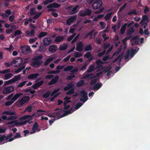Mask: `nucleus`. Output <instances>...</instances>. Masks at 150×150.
<instances>
[{
  "label": "nucleus",
  "instance_id": "obj_21",
  "mask_svg": "<svg viewBox=\"0 0 150 150\" xmlns=\"http://www.w3.org/2000/svg\"><path fill=\"white\" fill-rule=\"evenodd\" d=\"M57 48V46L55 45H52L50 46L49 50L50 52L53 53L56 51Z\"/></svg>",
  "mask_w": 150,
  "mask_h": 150
},
{
  "label": "nucleus",
  "instance_id": "obj_24",
  "mask_svg": "<svg viewBox=\"0 0 150 150\" xmlns=\"http://www.w3.org/2000/svg\"><path fill=\"white\" fill-rule=\"evenodd\" d=\"M55 59V58L54 57H50L49 58L47 59L46 61L44 63V66H47V65L49 63Z\"/></svg>",
  "mask_w": 150,
  "mask_h": 150
},
{
  "label": "nucleus",
  "instance_id": "obj_36",
  "mask_svg": "<svg viewBox=\"0 0 150 150\" xmlns=\"http://www.w3.org/2000/svg\"><path fill=\"white\" fill-rule=\"evenodd\" d=\"M82 54L80 52H75L74 54V56L76 58H79L82 56Z\"/></svg>",
  "mask_w": 150,
  "mask_h": 150
},
{
  "label": "nucleus",
  "instance_id": "obj_26",
  "mask_svg": "<svg viewBox=\"0 0 150 150\" xmlns=\"http://www.w3.org/2000/svg\"><path fill=\"white\" fill-rule=\"evenodd\" d=\"M127 25V24L125 23L121 27L120 30V34H123L124 33L126 28V27Z\"/></svg>",
  "mask_w": 150,
  "mask_h": 150
},
{
  "label": "nucleus",
  "instance_id": "obj_45",
  "mask_svg": "<svg viewBox=\"0 0 150 150\" xmlns=\"http://www.w3.org/2000/svg\"><path fill=\"white\" fill-rule=\"evenodd\" d=\"M32 107L30 105L25 109L24 112H32Z\"/></svg>",
  "mask_w": 150,
  "mask_h": 150
},
{
  "label": "nucleus",
  "instance_id": "obj_35",
  "mask_svg": "<svg viewBox=\"0 0 150 150\" xmlns=\"http://www.w3.org/2000/svg\"><path fill=\"white\" fill-rule=\"evenodd\" d=\"M102 86V84L101 83H99L95 85L93 87V89L95 90H98Z\"/></svg>",
  "mask_w": 150,
  "mask_h": 150
},
{
  "label": "nucleus",
  "instance_id": "obj_16",
  "mask_svg": "<svg viewBox=\"0 0 150 150\" xmlns=\"http://www.w3.org/2000/svg\"><path fill=\"white\" fill-rule=\"evenodd\" d=\"M76 50L79 51H81L83 50V44L82 43L80 42L76 44Z\"/></svg>",
  "mask_w": 150,
  "mask_h": 150
},
{
  "label": "nucleus",
  "instance_id": "obj_14",
  "mask_svg": "<svg viewBox=\"0 0 150 150\" xmlns=\"http://www.w3.org/2000/svg\"><path fill=\"white\" fill-rule=\"evenodd\" d=\"M42 61L33 60L31 63V65L34 67H38L42 63Z\"/></svg>",
  "mask_w": 150,
  "mask_h": 150
},
{
  "label": "nucleus",
  "instance_id": "obj_5",
  "mask_svg": "<svg viewBox=\"0 0 150 150\" xmlns=\"http://www.w3.org/2000/svg\"><path fill=\"white\" fill-rule=\"evenodd\" d=\"M103 2L100 0H97L92 4V7L94 10H97L102 6Z\"/></svg>",
  "mask_w": 150,
  "mask_h": 150
},
{
  "label": "nucleus",
  "instance_id": "obj_30",
  "mask_svg": "<svg viewBox=\"0 0 150 150\" xmlns=\"http://www.w3.org/2000/svg\"><path fill=\"white\" fill-rule=\"evenodd\" d=\"M64 38L63 36H58L56 38L55 41L57 42H59L62 41Z\"/></svg>",
  "mask_w": 150,
  "mask_h": 150
},
{
  "label": "nucleus",
  "instance_id": "obj_18",
  "mask_svg": "<svg viewBox=\"0 0 150 150\" xmlns=\"http://www.w3.org/2000/svg\"><path fill=\"white\" fill-rule=\"evenodd\" d=\"M60 4L56 3H53L49 4L47 6V8H58L60 6Z\"/></svg>",
  "mask_w": 150,
  "mask_h": 150
},
{
  "label": "nucleus",
  "instance_id": "obj_12",
  "mask_svg": "<svg viewBox=\"0 0 150 150\" xmlns=\"http://www.w3.org/2000/svg\"><path fill=\"white\" fill-rule=\"evenodd\" d=\"M33 115H25L21 117L20 118V119L21 120H25L28 119V120L24 121L26 122L25 124L27 123H31L33 122V121H31L32 119L31 118Z\"/></svg>",
  "mask_w": 150,
  "mask_h": 150
},
{
  "label": "nucleus",
  "instance_id": "obj_7",
  "mask_svg": "<svg viewBox=\"0 0 150 150\" xmlns=\"http://www.w3.org/2000/svg\"><path fill=\"white\" fill-rule=\"evenodd\" d=\"M30 99V97L28 96L24 97L20 100H18L16 102V103L18 105L21 106L25 103L28 102Z\"/></svg>",
  "mask_w": 150,
  "mask_h": 150
},
{
  "label": "nucleus",
  "instance_id": "obj_25",
  "mask_svg": "<svg viewBox=\"0 0 150 150\" xmlns=\"http://www.w3.org/2000/svg\"><path fill=\"white\" fill-rule=\"evenodd\" d=\"M23 94L22 93H18L16 94L11 99L13 101V103L18 98Z\"/></svg>",
  "mask_w": 150,
  "mask_h": 150
},
{
  "label": "nucleus",
  "instance_id": "obj_61",
  "mask_svg": "<svg viewBox=\"0 0 150 150\" xmlns=\"http://www.w3.org/2000/svg\"><path fill=\"white\" fill-rule=\"evenodd\" d=\"M59 89V88H58L54 90L52 93H51L50 96H53L54 94H55L58 91Z\"/></svg>",
  "mask_w": 150,
  "mask_h": 150
},
{
  "label": "nucleus",
  "instance_id": "obj_34",
  "mask_svg": "<svg viewBox=\"0 0 150 150\" xmlns=\"http://www.w3.org/2000/svg\"><path fill=\"white\" fill-rule=\"evenodd\" d=\"M79 7V5H76L74 8H73L71 13L72 14H73L77 13L78 11H77L76 10Z\"/></svg>",
  "mask_w": 150,
  "mask_h": 150
},
{
  "label": "nucleus",
  "instance_id": "obj_58",
  "mask_svg": "<svg viewBox=\"0 0 150 150\" xmlns=\"http://www.w3.org/2000/svg\"><path fill=\"white\" fill-rule=\"evenodd\" d=\"M54 77V76L52 74L50 75H46L45 77V78L46 79H51L52 78Z\"/></svg>",
  "mask_w": 150,
  "mask_h": 150
},
{
  "label": "nucleus",
  "instance_id": "obj_10",
  "mask_svg": "<svg viewBox=\"0 0 150 150\" xmlns=\"http://www.w3.org/2000/svg\"><path fill=\"white\" fill-rule=\"evenodd\" d=\"M92 11L89 8H86L84 11H80L79 12V16L83 17L86 16H90L91 14Z\"/></svg>",
  "mask_w": 150,
  "mask_h": 150
},
{
  "label": "nucleus",
  "instance_id": "obj_37",
  "mask_svg": "<svg viewBox=\"0 0 150 150\" xmlns=\"http://www.w3.org/2000/svg\"><path fill=\"white\" fill-rule=\"evenodd\" d=\"M26 123V122L25 121H23L21 122H18L17 121H15V123L16 125H25Z\"/></svg>",
  "mask_w": 150,
  "mask_h": 150
},
{
  "label": "nucleus",
  "instance_id": "obj_49",
  "mask_svg": "<svg viewBox=\"0 0 150 150\" xmlns=\"http://www.w3.org/2000/svg\"><path fill=\"white\" fill-rule=\"evenodd\" d=\"M60 72V71L59 70H56V71H49L47 73V74H56L59 73Z\"/></svg>",
  "mask_w": 150,
  "mask_h": 150
},
{
  "label": "nucleus",
  "instance_id": "obj_19",
  "mask_svg": "<svg viewBox=\"0 0 150 150\" xmlns=\"http://www.w3.org/2000/svg\"><path fill=\"white\" fill-rule=\"evenodd\" d=\"M96 64L97 65V68L99 69H101L103 68L102 65L104 64V63L101 60L99 59L96 62Z\"/></svg>",
  "mask_w": 150,
  "mask_h": 150
},
{
  "label": "nucleus",
  "instance_id": "obj_41",
  "mask_svg": "<svg viewBox=\"0 0 150 150\" xmlns=\"http://www.w3.org/2000/svg\"><path fill=\"white\" fill-rule=\"evenodd\" d=\"M73 68V66H69L64 68V71H68L72 69Z\"/></svg>",
  "mask_w": 150,
  "mask_h": 150
},
{
  "label": "nucleus",
  "instance_id": "obj_47",
  "mask_svg": "<svg viewBox=\"0 0 150 150\" xmlns=\"http://www.w3.org/2000/svg\"><path fill=\"white\" fill-rule=\"evenodd\" d=\"M84 81L83 80L79 81L77 83L76 86L78 87H80L82 86L84 83Z\"/></svg>",
  "mask_w": 150,
  "mask_h": 150
},
{
  "label": "nucleus",
  "instance_id": "obj_62",
  "mask_svg": "<svg viewBox=\"0 0 150 150\" xmlns=\"http://www.w3.org/2000/svg\"><path fill=\"white\" fill-rule=\"evenodd\" d=\"M132 40L133 41L135 42L136 43H138L137 42V41H138L139 40V38L137 36H135L134 37L132 38Z\"/></svg>",
  "mask_w": 150,
  "mask_h": 150
},
{
  "label": "nucleus",
  "instance_id": "obj_32",
  "mask_svg": "<svg viewBox=\"0 0 150 150\" xmlns=\"http://www.w3.org/2000/svg\"><path fill=\"white\" fill-rule=\"evenodd\" d=\"M67 44L64 43L60 46L59 49L61 50H65L67 49Z\"/></svg>",
  "mask_w": 150,
  "mask_h": 150
},
{
  "label": "nucleus",
  "instance_id": "obj_8",
  "mask_svg": "<svg viewBox=\"0 0 150 150\" xmlns=\"http://www.w3.org/2000/svg\"><path fill=\"white\" fill-rule=\"evenodd\" d=\"M23 62V60L22 58H18L13 60L11 62V64H14L16 67H18L22 64Z\"/></svg>",
  "mask_w": 150,
  "mask_h": 150
},
{
  "label": "nucleus",
  "instance_id": "obj_3",
  "mask_svg": "<svg viewBox=\"0 0 150 150\" xmlns=\"http://www.w3.org/2000/svg\"><path fill=\"white\" fill-rule=\"evenodd\" d=\"M138 50L131 48V50H128L125 53L124 57L126 61L127 62L134 57L135 54L137 52Z\"/></svg>",
  "mask_w": 150,
  "mask_h": 150
},
{
  "label": "nucleus",
  "instance_id": "obj_54",
  "mask_svg": "<svg viewBox=\"0 0 150 150\" xmlns=\"http://www.w3.org/2000/svg\"><path fill=\"white\" fill-rule=\"evenodd\" d=\"M13 103V101L11 99L10 101L6 102L5 103V104L6 106H9L11 105Z\"/></svg>",
  "mask_w": 150,
  "mask_h": 150
},
{
  "label": "nucleus",
  "instance_id": "obj_17",
  "mask_svg": "<svg viewBox=\"0 0 150 150\" xmlns=\"http://www.w3.org/2000/svg\"><path fill=\"white\" fill-rule=\"evenodd\" d=\"M59 79V76L57 75L55 76L54 78L52 79L50 82L49 83V85H52L56 83L58 81Z\"/></svg>",
  "mask_w": 150,
  "mask_h": 150
},
{
  "label": "nucleus",
  "instance_id": "obj_40",
  "mask_svg": "<svg viewBox=\"0 0 150 150\" xmlns=\"http://www.w3.org/2000/svg\"><path fill=\"white\" fill-rule=\"evenodd\" d=\"M43 58V56L42 55H40L39 56H36L33 59V60L40 61V60L42 59Z\"/></svg>",
  "mask_w": 150,
  "mask_h": 150
},
{
  "label": "nucleus",
  "instance_id": "obj_56",
  "mask_svg": "<svg viewBox=\"0 0 150 150\" xmlns=\"http://www.w3.org/2000/svg\"><path fill=\"white\" fill-rule=\"evenodd\" d=\"M94 31V30H91L90 32L87 35V36H89V38L90 39H92L93 38V37L92 35L93 32Z\"/></svg>",
  "mask_w": 150,
  "mask_h": 150
},
{
  "label": "nucleus",
  "instance_id": "obj_64",
  "mask_svg": "<svg viewBox=\"0 0 150 150\" xmlns=\"http://www.w3.org/2000/svg\"><path fill=\"white\" fill-rule=\"evenodd\" d=\"M127 5L126 3H125L119 9V11L120 12L122 11L125 7Z\"/></svg>",
  "mask_w": 150,
  "mask_h": 150
},
{
  "label": "nucleus",
  "instance_id": "obj_44",
  "mask_svg": "<svg viewBox=\"0 0 150 150\" xmlns=\"http://www.w3.org/2000/svg\"><path fill=\"white\" fill-rule=\"evenodd\" d=\"M128 14L129 15H131L132 14H134L135 15L137 14V13L136 11V10H132L129 11L128 13Z\"/></svg>",
  "mask_w": 150,
  "mask_h": 150
},
{
  "label": "nucleus",
  "instance_id": "obj_39",
  "mask_svg": "<svg viewBox=\"0 0 150 150\" xmlns=\"http://www.w3.org/2000/svg\"><path fill=\"white\" fill-rule=\"evenodd\" d=\"M10 71V69H7L4 70L3 71H0V74H5L8 73H9Z\"/></svg>",
  "mask_w": 150,
  "mask_h": 150
},
{
  "label": "nucleus",
  "instance_id": "obj_27",
  "mask_svg": "<svg viewBox=\"0 0 150 150\" xmlns=\"http://www.w3.org/2000/svg\"><path fill=\"white\" fill-rule=\"evenodd\" d=\"M95 70V67L93 64L91 65L88 68L86 72L87 73H90L93 71Z\"/></svg>",
  "mask_w": 150,
  "mask_h": 150
},
{
  "label": "nucleus",
  "instance_id": "obj_22",
  "mask_svg": "<svg viewBox=\"0 0 150 150\" xmlns=\"http://www.w3.org/2000/svg\"><path fill=\"white\" fill-rule=\"evenodd\" d=\"M43 81H41L39 82L33 86V88L34 89H36L40 86L43 83Z\"/></svg>",
  "mask_w": 150,
  "mask_h": 150
},
{
  "label": "nucleus",
  "instance_id": "obj_6",
  "mask_svg": "<svg viewBox=\"0 0 150 150\" xmlns=\"http://www.w3.org/2000/svg\"><path fill=\"white\" fill-rule=\"evenodd\" d=\"M148 21L149 18L148 16L146 15L143 16L142 20L140 22L141 27H143L144 29H145L147 25Z\"/></svg>",
  "mask_w": 150,
  "mask_h": 150
},
{
  "label": "nucleus",
  "instance_id": "obj_1",
  "mask_svg": "<svg viewBox=\"0 0 150 150\" xmlns=\"http://www.w3.org/2000/svg\"><path fill=\"white\" fill-rule=\"evenodd\" d=\"M127 44H122V45L120 46L119 48L117 51H116L113 54L112 56L115 55L117 56V57L113 61V62L114 63L117 61L118 60L119 62H120L121 61V59L123 56V54H118L121 52L122 48L123 47V49L125 50L126 48Z\"/></svg>",
  "mask_w": 150,
  "mask_h": 150
},
{
  "label": "nucleus",
  "instance_id": "obj_38",
  "mask_svg": "<svg viewBox=\"0 0 150 150\" xmlns=\"http://www.w3.org/2000/svg\"><path fill=\"white\" fill-rule=\"evenodd\" d=\"M47 34V32H42L40 33L38 37L39 38H41L45 36Z\"/></svg>",
  "mask_w": 150,
  "mask_h": 150
},
{
  "label": "nucleus",
  "instance_id": "obj_28",
  "mask_svg": "<svg viewBox=\"0 0 150 150\" xmlns=\"http://www.w3.org/2000/svg\"><path fill=\"white\" fill-rule=\"evenodd\" d=\"M13 76V74L11 73H8L5 74L4 78L5 80H7L11 78Z\"/></svg>",
  "mask_w": 150,
  "mask_h": 150
},
{
  "label": "nucleus",
  "instance_id": "obj_43",
  "mask_svg": "<svg viewBox=\"0 0 150 150\" xmlns=\"http://www.w3.org/2000/svg\"><path fill=\"white\" fill-rule=\"evenodd\" d=\"M134 28L133 27L129 29L127 32V34L129 35L131 34L134 32Z\"/></svg>",
  "mask_w": 150,
  "mask_h": 150
},
{
  "label": "nucleus",
  "instance_id": "obj_31",
  "mask_svg": "<svg viewBox=\"0 0 150 150\" xmlns=\"http://www.w3.org/2000/svg\"><path fill=\"white\" fill-rule=\"evenodd\" d=\"M93 75L92 74H84L83 75V79H85L86 78H89L91 79L90 78L91 76H93Z\"/></svg>",
  "mask_w": 150,
  "mask_h": 150
},
{
  "label": "nucleus",
  "instance_id": "obj_11",
  "mask_svg": "<svg viewBox=\"0 0 150 150\" xmlns=\"http://www.w3.org/2000/svg\"><path fill=\"white\" fill-rule=\"evenodd\" d=\"M87 94V93L84 91H81L80 93L81 96L83 98L80 99V101L84 103L85 102L88 100Z\"/></svg>",
  "mask_w": 150,
  "mask_h": 150
},
{
  "label": "nucleus",
  "instance_id": "obj_29",
  "mask_svg": "<svg viewBox=\"0 0 150 150\" xmlns=\"http://www.w3.org/2000/svg\"><path fill=\"white\" fill-rule=\"evenodd\" d=\"M39 76V74L38 73L32 74L28 76V78L29 79H34L37 78Z\"/></svg>",
  "mask_w": 150,
  "mask_h": 150
},
{
  "label": "nucleus",
  "instance_id": "obj_23",
  "mask_svg": "<svg viewBox=\"0 0 150 150\" xmlns=\"http://www.w3.org/2000/svg\"><path fill=\"white\" fill-rule=\"evenodd\" d=\"M25 33L27 35L26 36L32 37L34 35L35 30L32 29L30 32L28 30H26L25 32Z\"/></svg>",
  "mask_w": 150,
  "mask_h": 150
},
{
  "label": "nucleus",
  "instance_id": "obj_50",
  "mask_svg": "<svg viewBox=\"0 0 150 150\" xmlns=\"http://www.w3.org/2000/svg\"><path fill=\"white\" fill-rule=\"evenodd\" d=\"M113 12H110L107 14L105 16V18L106 20H108L111 17Z\"/></svg>",
  "mask_w": 150,
  "mask_h": 150
},
{
  "label": "nucleus",
  "instance_id": "obj_13",
  "mask_svg": "<svg viewBox=\"0 0 150 150\" xmlns=\"http://www.w3.org/2000/svg\"><path fill=\"white\" fill-rule=\"evenodd\" d=\"M22 52L25 54H28L30 53L31 50L30 47L28 46H22L21 47Z\"/></svg>",
  "mask_w": 150,
  "mask_h": 150
},
{
  "label": "nucleus",
  "instance_id": "obj_57",
  "mask_svg": "<svg viewBox=\"0 0 150 150\" xmlns=\"http://www.w3.org/2000/svg\"><path fill=\"white\" fill-rule=\"evenodd\" d=\"M76 33H74L71 35L70 36L69 38H68L67 39V40L68 41H69L71 40L76 35Z\"/></svg>",
  "mask_w": 150,
  "mask_h": 150
},
{
  "label": "nucleus",
  "instance_id": "obj_55",
  "mask_svg": "<svg viewBox=\"0 0 150 150\" xmlns=\"http://www.w3.org/2000/svg\"><path fill=\"white\" fill-rule=\"evenodd\" d=\"M99 23L102 29H103L105 28L106 26L105 23L103 21H101L99 22Z\"/></svg>",
  "mask_w": 150,
  "mask_h": 150
},
{
  "label": "nucleus",
  "instance_id": "obj_59",
  "mask_svg": "<svg viewBox=\"0 0 150 150\" xmlns=\"http://www.w3.org/2000/svg\"><path fill=\"white\" fill-rule=\"evenodd\" d=\"M54 0H46V1L44 3L45 5H46L48 4L51 3L54 1Z\"/></svg>",
  "mask_w": 150,
  "mask_h": 150
},
{
  "label": "nucleus",
  "instance_id": "obj_46",
  "mask_svg": "<svg viewBox=\"0 0 150 150\" xmlns=\"http://www.w3.org/2000/svg\"><path fill=\"white\" fill-rule=\"evenodd\" d=\"M91 50V45L90 44L86 46L84 48L85 51H89Z\"/></svg>",
  "mask_w": 150,
  "mask_h": 150
},
{
  "label": "nucleus",
  "instance_id": "obj_2",
  "mask_svg": "<svg viewBox=\"0 0 150 150\" xmlns=\"http://www.w3.org/2000/svg\"><path fill=\"white\" fill-rule=\"evenodd\" d=\"M59 113H50V114L48 115L49 117L54 118L53 119H51V120H49V123L50 125H52L54 121L58 119L67 116L71 113H63V114L61 115L59 114Z\"/></svg>",
  "mask_w": 150,
  "mask_h": 150
},
{
  "label": "nucleus",
  "instance_id": "obj_9",
  "mask_svg": "<svg viewBox=\"0 0 150 150\" xmlns=\"http://www.w3.org/2000/svg\"><path fill=\"white\" fill-rule=\"evenodd\" d=\"M14 90L13 86H10L5 88L2 91V93L4 94H8L12 92Z\"/></svg>",
  "mask_w": 150,
  "mask_h": 150
},
{
  "label": "nucleus",
  "instance_id": "obj_53",
  "mask_svg": "<svg viewBox=\"0 0 150 150\" xmlns=\"http://www.w3.org/2000/svg\"><path fill=\"white\" fill-rule=\"evenodd\" d=\"M84 57H86L88 59L91 57V55L90 52H86L84 55Z\"/></svg>",
  "mask_w": 150,
  "mask_h": 150
},
{
  "label": "nucleus",
  "instance_id": "obj_63",
  "mask_svg": "<svg viewBox=\"0 0 150 150\" xmlns=\"http://www.w3.org/2000/svg\"><path fill=\"white\" fill-rule=\"evenodd\" d=\"M21 33V32L19 30H17L15 32V34L14 35L15 36L17 35H20Z\"/></svg>",
  "mask_w": 150,
  "mask_h": 150
},
{
  "label": "nucleus",
  "instance_id": "obj_52",
  "mask_svg": "<svg viewBox=\"0 0 150 150\" xmlns=\"http://www.w3.org/2000/svg\"><path fill=\"white\" fill-rule=\"evenodd\" d=\"M26 81H24L20 83L18 85L17 87L18 88L22 87L26 83Z\"/></svg>",
  "mask_w": 150,
  "mask_h": 150
},
{
  "label": "nucleus",
  "instance_id": "obj_48",
  "mask_svg": "<svg viewBox=\"0 0 150 150\" xmlns=\"http://www.w3.org/2000/svg\"><path fill=\"white\" fill-rule=\"evenodd\" d=\"M38 125L36 122H35L33 126L32 129L33 130H36L38 127Z\"/></svg>",
  "mask_w": 150,
  "mask_h": 150
},
{
  "label": "nucleus",
  "instance_id": "obj_60",
  "mask_svg": "<svg viewBox=\"0 0 150 150\" xmlns=\"http://www.w3.org/2000/svg\"><path fill=\"white\" fill-rule=\"evenodd\" d=\"M82 105V103H79L77 104L75 108L74 109H76V110H77Z\"/></svg>",
  "mask_w": 150,
  "mask_h": 150
},
{
  "label": "nucleus",
  "instance_id": "obj_42",
  "mask_svg": "<svg viewBox=\"0 0 150 150\" xmlns=\"http://www.w3.org/2000/svg\"><path fill=\"white\" fill-rule=\"evenodd\" d=\"M94 76H93L91 77V81L90 83L91 85H92L94 84L96 81V79L95 78V77H93Z\"/></svg>",
  "mask_w": 150,
  "mask_h": 150
},
{
  "label": "nucleus",
  "instance_id": "obj_15",
  "mask_svg": "<svg viewBox=\"0 0 150 150\" xmlns=\"http://www.w3.org/2000/svg\"><path fill=\"white\" fill-rule=\"evenodd\" d=\"M43 42L44 45L47 46L49 45L51 43L52 40L51 38L47 37L43 39Z\"/></svg>",
  "mask_w": 150,
  "mask_h": 150
},
{
  "label": "nucleus",
  "instance_id": "obj_51",
  "mask_svg": "<svg viewBox=\"0 0 150 150\" xmlns=\"http://www.w3.org/2000/svg\"><path fill=\"white\" fill-rule=\"evenodd\" d=\"M25 68V66H23L18 69L15 71V73L16 74L18 73L21 72L23 69Z\"/></svg>",
  "mask_w": 150,
  "mask_h": 150
},
{
  "label": "nucleus",
  "instance_id": "obj_33",
  "mask_svg": "<svg viewBox=\"0 0 150 150\" xmlns=\"http://www.w3.org/2000/svg\"><path fill=\"white\" fill-rule=\"evenodd\" d=\"M77 26L78 24L74 25H73L71 27L69 31V32L71 33H73L74 32L75 28L77 27Z\"/></svg>",
  "mask_w": 150,
  "mask_h": 150
},
{
  "label": "nucleus",
  "instance_id": "obj_4",
  "mask_svg": "<svg viewBox=\"0 0 150 150\" xmlns=\"http://www.w3.org/2000/svg\"><path fill=\"white\" fill-rule=\"evenodd\" d=\"M21 78V76L20 74L16 76L12 79L4 81V85L5 86L12 84L15 82L19 80Z\"/></svg>",
  "mask_w": 150,
  "mask_h": 150
},
{
  "label": "nucleus",
  "instance_id": "obj_20",
  "mask_svg": "<svg viewBox=\"0 0 150 150\" xmlns=\"http://www.w3.org/2000/svg\"><path fill=\"white\" fill-rule=\"evenodd\" d=\"M76 18L77 17L76 16H74L70 17L67 20V24L68 25H70L71 23L76 20Z\"/></svg>",
  "mask_w": 150,
  "mask_h": 150
}]
</instances>
